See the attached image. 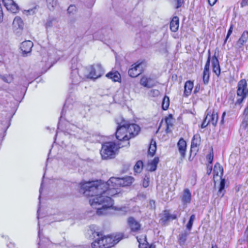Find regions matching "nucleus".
Masks as SVG:
<instances>
[{"label":"nucleus","instance_id":"nucleus-13","mask_svg":"<svg viewBox=\"0 0 248 248\" xmlns=\"http://www.w3.org/2000/svg\"><path fill=\"white\" fill-rule=\"evenodd\" d=\"M71 78L72 83L74 85H77L81 81L82 78L79 74L78 69H74L73 67H72Z\"/></svg>","mask_w":248,"mask_h":248},{"label":"nucleus","instance_id":"nucleus-60","mask_svg":"<svg viewBox=\"0 0 248 248\" xmlns=\"http://www.w3.org/2000/svg\"><path fill=\"white\" fill-rule=\"evenodd\" d=\"M43 240H42L41 239H40V242H39V244H38L39 245V246H41V245H43Z\"/></svg>","mask_w":248,"mask_h":248},{"label":"nucleus","instance_id":"nucleus-61","mask_svg":"<svg viewBox=\"0 0 248 248\" xmlns=\"http://www.w3.org/2000/svg\"><path fill=\"white\" fill-rule=\"evenodd\" d=\"M212 248H217V247L216 245H215V246H212Z\"/></svg>","mask_w":248,"mask_h":248},{"label":"nucleus","instance_id":"nucleus-41","mask_svg":"<svg viewBox=\"0 0 248 248\" xmlns=\"http://www.w3.org/2000/svg\"><path fill=\"white\" fill-rule=\"evenodd\" d=\"M13 0H2L3 3L5 7L7 8L12 3H13Z\"/></svg>","mask_w":248,"mask_h":248},{"label":"nucleus","instance_id":"nucleus-40","mask_svg":"<svg viewBox=\"0 0 248 248\" xmlns=\"http://www.w3.org/2000/svg\"><path fill=\"white\" fill-rule=\"evenodd\" d=\"M194 218H190L189 220L186 224V228L188 230H190L191 229Z\"/></svg>","mask_w":248,"mask_h":248},{"label":"nucleus","instance_id":"nucleus-44","mask_svg":"<svg viewBox=\"0 0 248 248\" xmlns=\"http://www.w3.org/2000/svg\"><path fill=\"white\" fill-rule=\"evenodd\" d=\"M174 1V2H175V8L176 9H178L179 8V7H180L182 4L184 2V0H173Z\"/></svg>","mask_w":248,"mask_h":248},{"label":"nucleus","instance_id":"nucleus-63","mask_svg":"<svg viewBox=\"0 0 248 248\" xmlns=\"http://www.w3.org/2000/svg\"><path fill=\"white\" fill-rule=\"evenodd\" d=\"M210 56V50H208V56Z\"/></svg>","mask_w":248,"mask_h":248},{"label":"nucleus","instance_id":"nucleus-39","mask_svg":"<svg viewBox=\"0 0 248 248\" xmlns=\"http://www.w3.org/2000/svg\"><path fill=\"white\" fill-rule=\"evenodd\" d=\"M160 93L158 90L153 89L150 91V95L153 97L157 96Z\"/></svg>","mask_w":248,"mask_h":248},{"label":"nucleus","instance_id":"nucleus-30","mask_svg":"<svg viewBox=\"0 0 248 248\" xmlns=\"http://www.w3.org/2000/svg\"><path fill=\"white\" fill-rule=\"evenodd\" d=\"M225 179H221V181L219 184V189L217 192V195L219 197H223V196L224 194L225 190H224V187H225Z\"/></svg>","mask_w":248,"mask_h":248},{"label":"nucleus","instance_id":"nucleus-21","mask_svg":"<svg viewBox=\"0 0 248 248\" xmlns=\"http://www.w3.org/2000/svg\"><path fill=\"white\" fill-rule=\"evenodd\" d=\"M193 82L190 80L187 81L185 84L184 95L185 96H188L191 93L193 88Z\"/></svg>","mask_w":248,"mask_h":248},{"label":"nucleus","instance_id":"nucleus-4","mask_svg":"<svg viewBox=\"0 0 248 248\" xmlns=\"http://www.w3.org/2000/svg\"><path fill=\"white\" fill-rule=\"evenodd\" d=\"M237 100L235 103V105H240L248 96V89L247 83L245 79L240 80L237 84L236 92Z\"/></svg>","mask_w":248,"mask_h":248},{"label":"nucleus","instance_id":"nucleus-1","mask_svg":"<svg viewBox=\"0 0 248 248\" xmlns=\"http://www.w3.org/2000/svg\"><path fill=\"white\" fill-rule=\"evenodd\" d=\"M134 178L131 176L124 178H110L106 183L98 181L87 182L81 184V188L84 189V194L90 197L91 206L97 210L98 216L103 213V210L112 206L113 201L110 197L119 193V187L130 185Z\"/></svg>","mask_w":248,"mask_h":248},{"label":"nucleus","instance_id":"nucleus-18","mask_svg":"<svg viewBox=\"0 0 248 248\" xmlns=\"http://www.w3.org/2000/svg\"><path fill=\"white\" fill-rule=\"evenodd\" d=\"M206 120H208V123H210V124H211L215 126L218 121L217 113L214 111L212 114L210 115L208 114L206 116Z\"/></svg>","mask_w":248,"mask_h":248},{"label":"nucleus","instance_id":"nucleus-64","mask_svg":"<svg viewBox=\"0 0 248 248\" xmlns=\"http://www.w3.org/2000/svg\"><path fill=\"white\" fill-rule=\"evenodd\" d=\"M165 217H170L169 215H166Z\"/></svg>","mask_w":248,"mask_h":248},{"label":"nucleus","instance_id":"nucleus-46","mask_svg":"<svg viewBox=\"0 0 248 248\" xmlns=\"http://www.w3.org/2000/svg\"><path fill=\"white\" fill-rule=\"evenodd\" d=\"M209 124H210V123H208V120H206V117L201 125V127L202 128H204L206 127Z\"/></svg>","mask_w":248,"mask_h":248},{"label":"nucleus","instance_id":"nucleus-58","mask_svg":"<svg viewBox=\"0 0 248 248\" xmlns=\"http://www.w3.org/2000/svg\"><path fill=\"white\" fill-rule=\"evenodd\" d=\"M114 208L115 209V210H120V211H126V208L125 207H123V208H121L120 209H118L117 208V207H114Z\"/></svg>","mask_w":248,"mask_h":248},{"label":"nucleus","instance_id":"nucleus-38","mask_svg":"<svg viewBox=\"0 0 248 248\" xmlns=\"http://www.w3.org/2000/svg\"><path fill=\"white\" fill-rule=\"evenodd\" d=\"M248 127V117H245L241 123L240 128L241 129L246 130Z\"/></svg>","mask_w":248,"mask_h":248},{"label":"nucleus","instance_id":"nucleus-27","mask_svg":"<svg viewBox=\"0 0 248 248\" xmlns=\"http://www.w3.org/2000/svg\"><path fill=\"white\" fill-rule=\"evenodd\" d=\"M201 138L199 135H195L191 141V148H197L200 144Z\"/></svg>","mask_w":248,"mask_h":248},{"label":"nucleus","instance_id":"nucleus-26","mask_svg":"<svg viewBox=\"0 0 248 248\" xmlns=\"http://www.w3.org/2000/svg\"><path fill=\"white\" fill-rule=\"evenodd\" d=\"M156 150V145L155 141L152 140L148 149V154L153 156L155 155Z\"/></svg>","mask_w":248,"mask_h":248},{"label":"nucleus","instance_id":"nucleus-16","mask_svg":"<svg viewBox=\"0 0 248 248\" xmlns=\"http://www.w3.org/2000/svg\"><path fill=\"white\" fill-rule=\"evenodd\" d=\"M140 83L141 85L145 87L150 88L155 86V83L153 80L147 77H143L140 81Z\"/></svg>","mask_w":248,"mask_h":248},{"label":"nucleus","instance_id":"nucleus-45","mask_svg":"<svg viewBox=\"0 0 248 248\" xmlns=\"http://www.w3.org/2000/svg\"><path fill=\"white\" fill-rule=\"evenodd\" d=\"M149 178H144L143 181V183H142L143 186L144 187H148L149 186Z\"/></svg>","mask_w":248,"mask_h":248},{"label":"nucleus","instance_id":"nucleus-7","mask_svg":"<svg viewBox=\"0 0 248 248\" xmlns=\"http://www.w3.org/2000/svg\"><path fill=\"white\" fill-rule=\"evenodd\" d=\"M143 65L142 62H137L131 65V68L128 70L129 76L132 78L137 77L143 71Z\"/></svg>","mask_w":248,"mask_h":248},{"label":"nucleus","instance_id":"nucleus-29","mask_svg":"<svg viewBox=\"0 0 248 248\" xmlns=\"http://www.w3.org/2000/svg\"><path fill=\"white\" fill-rule=\"evenodd\" d=\"M188 235L189 233L186 231H184L181 232L179 235L178 241L180 245H183L185 244L186 240L187 237L188 236Z\"/></svg>","mask_w":248,"mask_h":248},{"label":"nucleus","instance_id":"nucleus-20","mask_svg":"<svg viewBox=\"0 0 248 248\" xmlns=\"http://www.w3.org/2000/svg\"><path fill=\"white\" fill-rule=\"evenodd\" d=\"M88 232L89 234H92L93 238L94 239L96 238V237H100L102 234V232H99L98 227L93 225H91L90 227V229L88 230Z\"/></svg>","mask_w":248,"mask_h":248},{"label":"nucleus","instance_id":"nucleus-49","mask_svg":"<svg viewBox=\"0 0 248 248\" xmlns=\"http://www.w3.org/2000/svg\"><path fill=\"white\" fill-rule=\"evenodd\" d=\"M212 170V165H208L207 168V172L206 173L207 175H209Z\"/></svg>","mask_w":248,"mask_h":248},{"label":"nucleus","instance_id":"nucleus-55","mask_svg":"<svg viewBox=\"0 0 248 248\" xmlns=\"http://www.w3.org/2000/svg\"><path fill=\"white\" fill-rule=\"evenodd\" d=\"M213 159V156L212 155H209L208 156V160H209V162L210 164H212Z\"/></svg>","mask_w":248,"mask_h":248},{"label":"nucleus","instance_id":"nucleus-14","mask_svg":"<svg viewBox=\"0 0 248 248\" xmlns=\"http://www.w3.org/2000/svg\"><path fill=\"white\" fill-rule=\"evenodd\" d=\"M210 55L208 57L207 60L205 65L203 72V81L205 84L208 83L210 78Z\"/></svg>","mask_w":248,"mask_h":248},{"label":"nucleus","instance_id":"nucleus-5","mask_svg":"<svg viewBox=\"0 0 248 248\" xmlns=\"http://www.w3.org/2000/svg\"><path fill=\"white\" fill-rule=\"evenodd\" d=\"M118 124V127L116 132V138L120 141H127L130 139V137L128 136L127 133L125 122L124 121Z\"/></svg>","mask_w":248,"mask_h":248},{"label":"nucleus","instance_id":"nucleus-3","mask_svg":"<svg viewBox=\"0 0 248 248\" xmlns=\"http://www.w3.org/2000/svg\"><path fill=\"white\" fill-rule=\"evenodd\" d=\"M116 144L113 142H106L102 145L100 154L103 159H107L114 158L118 149Z\"/></svg>","mask_w":248,"mask_h":248},{"label":"nucleus","instance_id":"nucleus-11","mask_svg":"<svg viewBox=\"0 0 248 248\" xmlns=\"http://www.w3.org/2000/svg\"><path fill=\"white\" fill-rule=\"evenodd\" d=\"M177 146L179 153L181 155L180 158L182 160L186 156V141L183 138H181L178 141Z\"/></svg>","mask_w":248,"mask_h":248},{"label":"nucleus","instance_id":"nucleus-56","mask_svg":"<svg viewBox=\"0 0 248 248\" xmlns=\"http://www.w3.org/2000/svg\"><path fill=\"white\" fill-rule=\"evenodd\" d=\"M200 86H198V85L196 86L194 89V93H195L198 92L200 90Z\"/></svg>","mask_w":248,"mask_h":248},{"label":"nucleus","instance_id":"nucleus-34","mask_svg":"<svg viewBox=\"0 0 248 248\" xmlns=\"http://www.w3.org/2000/svg\"><path fill=\"white\" fill-rule=\"evenodd\" d=\"M7 9L13 13H16L19 11V7L14 1H13V3L7 7Z\"/></svg>","mask_w":248,"mask_h":248},{"label":"nucleus","instance_id":"nucleus-42","mask_svg":"<svg viewBox=\"0 0 248 248\" xmlns=\"http://www.w3.org/2000/svg\"><path fill=\"white\" fill-rule=\"evenodd\" d=\"M38 218L39 219L38 220V227H39L38 236L39 237V238H40V237H41V230H40L41 223L42 222H44L45 220H44V218Z\"/></svg>","mask_w":248,"mask_h":248},{"label":"nucleus","instance_id":"nucleus-35","mask_svg":"<svg viewBox=\"0 0 248 248\" xmlns=\"http://www.w3.org/2000/svg\"><path fill=\"white\" fill-rule=\"evenodd\" d=\"M170 105V99L169 97L167 96H165L162 103V107L163 109L164 110H167Z\"/></svg>","mask_w":248,"mask_h":248},{"label":"nucleus","instance_id":"nucleus-28","mask_svg":"<svg viewBox=\"0 0 248 248\" xmlns=\"http://www.w3.org/2000/svg\"><path fill=\"white\" fill-rule=\"evenodd\" d=\"M214 175L219 176L223 174V168L219 163H216L213 170Z\"/></svg>","mask_w":248,"mask_h":248},{"label":"nucleus","instance_id":"nucleus-31","mask_svg":"<svg viewBox=\"0 0 248 248\" xmlns=\"http://www.w3.org/2000/svg\"><path fill=\"white\" fill-rule=\"evenodd\" d=\"M165 121L167 124L166 131L167 133H169L170 132V128L172 126L173 123V120L171 115H170L168 117L166 118Z\"/></svg>","mask_w":248,"mask_h":248},{"label":"nucleus","instance_id":"nucleus-37","mask_svg":"<svg viewBox=\"0 0 248 248\" xmlns=\"http://www.w3.org/2000/svg\"><path fill=\"white\" fill-rule=\"evenodd\" d=\"M77 12V7L75 5H70L67 9V13L69 15H73Z\"/></svg>","mask_w":248,"mask_h":248},{"label":"nucleus","instance_id":"nucleus-57","mask_svg":"<svg viewBox=\"0 0 248 248\" xmlns=\"http://www.w3.org/2000/svg\"><path fill=\"white\" fill-rule=\"evenodd\" d=\"M226 115V113L225 112H224L222 114V119H221V122L220 123H221V124H223L224 123V118L225 117Z\"/></svg>","mask_w":248,"mask_h":248},{"label":"nucleus","instance_id":"nucleus-9","mask_svg":"<svg viewBox=\"0 0 248 248\" xmlns=\"http://www.w3.org/2000/svg\"><path fill=\"white\" fill-rule=\"evenodd\" d=\"M180 200L184 206H186L190 204L191 201V193L188 188H185L180 196Z\"/></svg>","mask_w":248,"mask_h":248},{"label":"nucleus","instance_id":"nucleus-8","mask_svg":"<svg viewBox=\"0 0 248 248\" xmlns=\"http://www.w3.org/2000/svg\"><path fill=\"white\" fill-rule=\"evenodd\" d=\"M127 223L132 233H138L141 229V224L135 218H128Z\"/></svg>","mask_w":248,"mask_h":248},{"label":"nucleus","instance_id":"nucleus-10","mask_svg":"<svg viewBox=\"0 0 248 248\" xmlns=\"http://www.w3.org/2000/svg\"><path fill=\"white\" fill-rule=\"evenodd\" d=\"M126 126L127 133L130 139L137 136L140 130V127L136 124H126Z\"/></svg>","mask_w":248,"mask_h":248},{"label":"nucleus","instance_id":"nucleus-48","mask_svg":"<svg viewBox=\"0 0 248 248\" xmlns=\"http://www.w3.org/2000/svg\"><path fill=\"white\" fill-rule=\"evenodd\" d=\"M52 21L51 19L48 20L46 23V28L47 29L51 28L52 26Z\"/></svg>","mask_w":248,"mask_h":248},{"label":"nucleus","instance_id":"nucleus-62","mask_svg":"<svg viewBox=\"0 0 248 248\" xmlns=\"http://www.w3.org/2000/svg\"><path fill=\"white\" fill-rule=\"evenodd\" d=\"M126 145H124V146H125ZM124 146V145H122L121 146H120V145H119V148H121V147H122Z\"/></svg>","mask_w":248,"mask_h":248},{"label":"nucleus","instance_id":"nucleus-50","mask_svg":"<svg viewBox=\"0 0 248 248\" xmlns=\"http://www.w3.org/2000/svg\"><path fill=\"white\" fill-rule=\"evenodd\" d=\"M248 5V0H242L241 6L242 7Z\"/></svg>","mask_w":248,"mask_h":248},{"label":"nucleus","instance_id":"nucleus-24","mask_svg":"<svg viewBox=\"0 0 248 248\" xmlns=\"http://www.w3.org/2000/svg\"><path fill=\"white\" fill-rule=\"evenodd\" d=\"M159 161L158 157H155L153 160L149 162L148 164V169L150 171H154L156 170L157 164Z\"/></svg>","mask_w":248,"mask_h":248},{"label":"nucleus","instance_id":"nucleus-33","mask_svg":"<svg viewBox=\"0 0 248 248\" xmlns=\"http://www.w3.org/2000/svg\"><path fill=\"white\" fill-rule=\"evenodd\" d=\"M0 78L4 82L8 83H11L14 79L12 75H0Z\"/></svg>","mask_w":248,"mask_h":248},{"label":"nucleus","instance_id":"nucleus-25","mask_svg":"<svg viewBox=\"0 0 248 248\" xmlns=\"http://www.w3.org/2000/svg\"><path fill=\"white\" fill-rule=\"evenodd\" d=\"M13 25L15 29H22L23 24L21 18L19 16H16L14 19Z\"/></svg>","mask_w":248,"mask_h":248},{"label":"nucleus","instance_id":"nucleus-59","mask_svg":"<svg viewBox=\"0 0 248 248\" xmlns=\"http://www.w3.org/2000/svg\"><path fill=\"white\" fill-rule=\"evenodd\" d=\"M245 235L246 236V238L247 239V240H248V227L247 228V230L245 232Z\"/></svg>","mask_w":248,"mask_h":248},{"label":"nucleus","instance_id":"nucleus-12","mask_svg":"<svg viewBox=\"0 0 248 248\" xmlns=\"http://www.w3.org/2000/svg\"><path fill=\"white\" fill-rule=\"evenodd\" d=\"M33 46V43L30 40L23 42L20 45V48L22 51L23 56L31 53V48Z\"/></svg>","mask_w":248,"mask_h":248},{"label":"nucleus","instance_id":"nucleus-52","mask_svg":"<svg viewBox=\"0 0 248 248\" xmlns=\"http://www.w3.org/2000/svg\"><path fill=\"white\" fill-rule=\"evenodd\" d=\"M149 205L151 208L154 209L155 208V201L154 200H150Z\"/></svg>","mask_w":248,"mask_h":248},{"label":"nucleus","instance_id":"nucleus-22","mask_svg":"<svg viewBox=\"0 0 248 248\" xmlns=\"http://www.w3.org/2000/svg\"><path fill=\"white\" fill-rule=\"evenodd\" d=\"M179 19L177 16H174L170 23V29L172 31L176 32L179 28Z\"/></svg>","mask_w":248,"mask_h":248},{"label":"nucleus","instance_id":"nucleus-17","mask_svg":"<svg viewBox=\"0 0 248 248\" xmlns=\"http://www.w3.org/2000/svg\"><path fill=\"white\" fill-rule=\"evenodd\" d=\"M212 63L213 72L218 76L220 74V68L218 60L215 55L212 58Z\"/></svg>","mask_w":248,"mask_h":248},{"label":"nucleus","instance_id":"nucleus-2","mask_svg":"<svg viewBox=\"0 0 248 248\" xmlns=\"http://www.w3.org/2000/svg\"><path fill=\"white\" fill-rule=\"evenodd\" d=\"M124 237V235L122 233H118L110 236H105L102 234L100 237L95 238L91 243V247L92 248H110Z\"/></svg>","mask_w":248,"mask_h":248},{"label":"nucleus","instance_id":"nucleus-6","mask_svg":"<svg viewBox=\"0 0 248 248\" xmlns=\"http://www.w3.org/2000/svg\"><path fill=\"white\" fill-rule=\"evenodd\" d=\"M89 74L87 77L91 79H96L100 77L104 73V70L101 65L97 64L91 65L88 68Z\"/></svg>","mask_w":248,"mask_h":248},{"label":"nucleus","instance_id":"nucleus-15","mask_svg":"<svg viewBox=\"0 0 248 248\" xmlns=\"http://www.w3.org/2000/svg\"><path fill=\"white\" fill-rule=\"evenodd\" d=\"M248 40V31H244L242 34L241 37L237 41L236 46L238 48H242L244 45L247 42Z\"/></svg>","mask_w":248,"mask_h":248},{"label":"nucleus","instance_id":"nucleus-19","mask_svg":"<svg viewBox=\"0 0 248 248\" xmlns=\"http://www.w3.org/2000/svg\"><path fill=\"white\" fill-rule=\"evenodd\" d=\"M106 76L114 82H119L121 80V75L117 71H111Z\"/></svg>","mask_w":248,"mask_h":248},{"label":"nucleus","instance_id":"nucleus-53","mask_svg":"<svg viewBox=\"0 0 248 248\" xmlns=\"http://www.w3.org/2000/svg\"><path fill=\"white\" fill-rule=\"evenodd\" d=\"M3 20V15L2 8L0 9V23L2 22Z\"/></svg>","mask_w":248,"mask_h":248},{"label":"nucleus","instance_id":"nucleus-51","mask_svg":"<svg viewBox=\"0 0 248 248\" xmlns=\"http://www.w3.org/2000/svg\"><path fill=\"white\" fill-rule=\"evenodd\" d=\"M243 115L245 116V117H248V105H247V106L244 110Z\"/></svg>","mask_w":248,"mask_h":248},{"label":"nucleus","instance_id":"nucleus-47","mask_svg":"<svg viewBox=\"0 0 248 248\" xmlns=\"http://www.w3.org/2000/svg\"><path fill=\"white\" fill-rule=\"evenodd\" d=\"M232 26L231 25L228 31V33H227V36H226V39L225 40V43L226 42L227 40L229 38V36L231 35V34H232Z\"/></svg>","mask_w":248,"mask_h":248},{"label":"nucleus","instance_id":"nucleus-54","mask_svg":"<svg viewBox=\"0 0 248 248\" xmlns=\"http://www.w3.org/2000/svg\"><path fill=\"white\" fill-rule=\"evenodd\" d=\"M208 0L209 4L210 5L213 6L216 3L217 0Z\"/></svg>","mask_w":248,"mask_h":248},{"label":"nucleus","instance_id":"nucleus-23","mask_svg":"<svg viewBox=\"0 0 248 248\" xmlns=\"http://www.w3.org/2000/svg\"><path fill=\"white\" fill-rule=\"evenodd\" d=\"M136 238L139 243V248H147L148 243L146 235H142L140 237L137 236Z\"/></svg>","mask_w":248,"mask_h":248},{"label":"nucleus","instance_id":"nucleus-36","mask_svg":"<svg viewBox=\"0 0 248 248\" xmlns=\"http://www.w3.org/2000/svg\"><path fill=\"white\" fill-rule=\"evenodd\" d=\"M143 163L141 161L139 160L137 161L134 166V169L136 172H140L142 169Z\"/></svg>","mask_w":248,"mask_h":248},{"label":"nucleus","instance_id":"nucleus-43","mask_svg":"<svg viewBox=\"0 0 248 248\" xmlns=\"http://www.w3.org/2000/svg\"><path fill=\"white\" fill-rule=\"evenodd\" d=\"M170 218H161L159 221V223L162 225H166L169 220Z\"/></svg>","mask_w":248,"mask_h":248},{"label":"nucleus","instance_id":"nucleus-32","mask_svg":"<svg viewBox=\"0 0 248 248\" xmlns=\"http://www.w3.org/2000/svg\"><path fill=\"white\" fill-rule=\"evenodd\" d=\"M47 8L50 11H53L56 7L57 3V0H46Z\"/></svg>","mask_w":248,"mask_h":248}]
</instances>
